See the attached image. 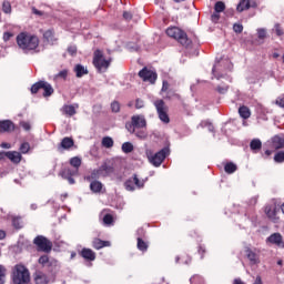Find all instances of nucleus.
I'll use <instances>...</instances> for the list:
<instances>
[{
	"instance_id": "obj_61",
	"label": "nucleus",
	"mask_w": 284,
	"mask_h": 284,
	"mask_svg": "<svg viewBox=\"0 0 284 284\" xmlns=\"http://www.w3.org/2000/svg\"><path fill=\"white\" fill-rule=\"evenodd\" d=\"M217 92L220 94H225V92H227V87H217Z\"/></svg>"
},
{
	"instance_id": "obj_7",
	"label": "nucleus",
	"mask_w": 284,
	"mask_h": 284,
	"mask_svg": "<svg viewBox=\"0 0 284 284\" xmlns=\"http://www.w3.org/2000/svg\"><path fill=\"white\" fill-rule=\"evenodd\" d=\"M153 105L156 109L160 121H162V123H170V115H168V106L165 105V101L155 100Z\"/></svg>"
},
{
	"instance_id": "obj_33",
	"label": "nucleus",
	"mask_w": 284,
	"mask_h": 284,
	"mask_svg": "<svg viewBox=\"0 0 284 284\" xmlns=\"http://www.w3.org/2000/svg\"><path fill=\"white\" fill-rule=\"evenodd\" d=\"M102 146L106 149L114 148V140L110 136H104L102 139Z\"/></svg>"
},
{
	"instance_id": "obj_8",
	"label": "nucleus",
	"mask_w": 284,
	"mask_h": 284,
	"mask_svg": "<svg viewBox=\"0 0 284 284\" xmlns=\"http://www.w3.org/2000/svg\"><path fill=\"white\" fill-rule=\"evenodd\" d=\"M33 243L38 247V252H52V242L43 235L36 236Z\"/></svg>"
},
{
	"instance_id": "obj_63",
	"label": "nucleus",
	"mask_w": 284,
	"mask_h": 284,
	"mask_svg": "<svg viewBox=\"0 0 284 284\" xmlns=\"http://www.w3.org/2000/svg\"><path fill=\"white\" fill-rule=\"evenodd\" d=\"M168 88H170V84L168 83V81H163L162 92H168Z\"/></svg>"
},
{
	"instance_id": "obj_35",
	"label": "nucleus",
	"mask_w": 284,
	"mask_h": 284,
	"mask_svg": "<svg viewBox=\"0 0 284 284\" xmlns=\"http://www.w3.org/2000/svg\"><path fill=\"white\" fill-rule=\"evenodd\" d=\"M236 170H237L236 164L232 162L226 163L224 166V171L226 172V174H234Z\"/></svg>"
},
{
	"instance_id": "obj_47",
	"label": "nucleus",
	"mask_w": 284,
	"mask_h": 284,
	"mask_svg": "<svg viewBox=\"0 0 284 284\" xmlns=\"http://www.w3.org/2000/svg\"><path fill=\"white\" fill-rule=\"evenodd\" d=\"M191 284H203V277L201 275H195L190 280Z\"/></svg>"
},
{
	"instance_id": "obj_31",
	"label": "nucleus",
	"mask_w": 284,
	"mask_h": 284,
	"mask_svg": "<svg viewBox=\"0 0 284 284\" xmlns=\"http://www.w3.org/2000/svg\"><path fill=\"white\" fill-rule=\"evenodd\" d=\"M74 72H75L78 79H81V77H83V74H88V69H85V67H83L82 64H77L74 68Z\"/></svg>"
},
{
	"instance_id": "obj_6",
	"label": "nucleus",
	"mask_w": 284,
	"mask_h": 284,
	"mask_svg": "<svg viewBox=\"0 0 284 284\" xmlns=\"http://www.w3.org/2000/svg\"><path fill=\"white\" fill-rule=\"evenodd\" d=\"M111 63H112V58L105 59V57H103V51L95 50L94 58H93V65L95 67L98 72H106Z\"/></svg>"
},
{
	"instance_id": "obj_25",
	"label": "nucleus",
	"mask_w": 284,
	"mask_h": 284,
	"mask_svg": "<svg viewBox=\"0 0 284 284\" xmlns=\"http://www.w3.org/2000/svg\"><path fill=\"white\" fill-rule=\"evenodd\" d=\"M38 263L42 265L43 267H50V265H57V261H50V257L48 255H42L39 257Z\"/></svg>"
},
{
	"instance_id": "obj_17",
	"label": "nucleus",
	"mask_w": 284,
	"mask_h": 284,
	"mask_svg": "<svg viewBox=\"0 0 284 284\" xmlns=\"http://www.w3.org/2000/svg\"><path fill=\"white\" fill-rule=\"evenodd\" d=\"M132 123L138 130H143L148 128V121L145 120V115H133Z\"/></svg>"
},
{
	"instance_id": "obj_39",
	"label": "nucleus",
	"mask_w": 284,
	"mask_h": 284,
	"mask_svg": "<svg viewBox=\"0 0 284 284\" xmlns=\"http://www.w3.org/2000/svg\"><path fill=\"white\" fill-rule=\"evenodd\" d=\"M103 224L104 225H114V217L112 216V214H105L103 217Z\"/></svg>"
},
{
	"instance_id": "obj_32",
	"label": "nucleus",
	"mask_w": 284,
	"mask_h": 284,
	"mask_svg": "<svg viewBox=\"0 0 284 284\" xmlns=\"http://www.w3.org/2000/svg\"><path fill=\"white\" fill-rule=\"evenodd\" d=\"M43 39H44V41H47V43L53 44L55 39H54V33L52 32V30L45 31L43 33Z\"/></svg>"
},
{
	"instance_id": "obj_56",
	"label": "nucleus",
	"mask_w": 284,
	"mask_h": 284,
	"mask_svg": "<svg viewBox=\"0 0 284 284\" xmlns=\"http://www.w3.org/2000/svg\"><path fill=\"white\" fill-rule=\"evenodd\" d=\"M68 52L69 54H71V57H74V54H77V47L75 45L69 47Z\"/></svg>"
},
{
	"instance_id": "obj_49",
	"label": "nucleus",
	"mask_w": 284,
	"mask_h": 284,
	"mask_svg": "<svg viewBox=\"0 0 284 284\" xmlns=\"http://www.w3.org/2000/svg\"><path fill=\"white\" fill-rule=\"evenodd\" d=\"M142 108H145V101L138 98L135 100V109L136 110H142Z\"/></svg>"
},
{
	"instance_id": "obj_46",
	"label": "nucleus",
	"mask_w": 284,
	"mask_h": 284,
	"mask_svg": "<svg viewBox=\"0 0 284 284\" xmlns=\"http://www.w3.org/2000/svg\"><path fill=\"white\" fill-rule=\"evenodd\" d=\"M125 128L130 134H134V132H136V126L134 125V122H132V118L131 123H126Z\"/></svg>"
},
{
	"instance_id": "obj_20",
	"label": "nucleus",
	"mask_w": 284,
	"mask_h": 284,
	"mask_svg": "<svg viewBox=\"0 0 284 284\" xmlns=\"http://www.w3.org/2000/svg\"><path fill=\"white\" fill-rule=\"evenodd\" d=\"M110 245H112L110 241H103L101 239H93L92 241V247L94 250H103V247H110Z\"/></svg>"
},
{
	"instance_id": "obj_3",
	"label": "nucleus",
	"mask_w": 284,
	"mask_h": 284,
	"mask_svg": "<svg viewBox=\"0 0 284 284\" xmlns=\"http://www.w3.org/2000/svg\"><path fill=\"white\" fill-rule=\"evenodd\" d=\"M12 282L14 284H29L30 271L21 264H17L12 271Z\"/></svg>"
},
{
	"instance_id": "obj_22",
	"label": "nucleus",
	"mask_w": 284,
	"mask_h": 284,
	"mask_svg": "<svg viewBox=\"0 0 284 284\" xmlns=\"http://www.w3.org/2000/svg\"><path fill=\"white\" fill-rule=\"evenodd\" d=\"M81 256L85 261H95L97 260V253L92 251L91 248H82Z\"/></svg>"
},
{
	"instance_id": "obj_9",
	"label": "nucleus",
	"mask_w": 284,
	"mask_h": 284,
	"mask_svg": "<svg viewBox=\"0 0 284 284\" xmlns=\"http://www.w3.org/2000/svg\"><path fill=\"white\" fill-rule=\"evenodd\" d=\"M148 181V179H139V175L133 174V176L129 180L125 181L124 183V187L125 190H128V192H134V190H136V187L141 189L145 185V182Z\"/></svg>"
},
{
	"instance_id": "obj_55",
	"label": "nucleus",
	"mask_w": 284,
	"mask_h": 284,
	"mask_svg": "<svg viewBox=\"0 0 284 284\" xmlns=\"http://www.w3.org/2000/svg\"><path fill=\"white\" fill-rule=\"evenodd\" d=\"M20 125H21V128H23V130H26V132H30L31 126H30L29 122L22 121V122H20Z\"/></svg>"
},
{
	"instance_id": "obj_16",
	"label": "nucleus",
	"mask_w": 284,
	"mask_h": 284,
	"mask_svg": "<svg viewBox=\"0 0 284 284\" xmlns=\"http://www.w3.org/2000/svg\"><path fill=\"white\" fill-rule=\"evenodd\" d=\"M265 214L273 223H278V209L274 205L265 206Z\"/></svg>"
},
{
	"instance_id": "obj_26",
	"label": "nucleus",
	"mask_w": 284,
	"mask_h": 284,
	"mask_svg": "<svg viewBox=\"0 0 284 284\" xmlns=\"http://www.w3.org/2000/svg\"><path fill=\"white\" fill-rule=\"evenodd\" d=\"M42 90H44L43 97H52V94H54L52 84L48 83L47 81H42Z\"/></svg>"
},
{
	"instance_id": "obj_30",
	"label": "nucleus",
	"mask_w": 284,
	"mask_h": 284,
	"mask_svg": "<svg viewBox=\"0 0 284 284\" xmlns=\"http://www.w3.org/2000/svg\"><path fill=\"white\" fill-rule=\"evenodd\" d=\"M90 190L97 194L101 192V190H103V183H101L100 181H93L90 184Z\"/></svg>"
},
{
	"instance_id": "obj_19",
	"label": "nucleus",
	"mask_w": 284,
	"mask_h": 284,
	"mask_svg": "<svg viewBox=\"0 0 284 284\" xmlns=\"http://www.w3.org/2000/svg\"><path fill=\"white\" fill-rule=\"evenodd\" d=\"M101 172H105L106 174H111V172H114V169L108 164H103L100 170H93L91 173V179H98V176L101 174Z\"/></svg>"
},
{
	"instance_id": "obj_10",
	"label": "nucleus",
	"mask_w": 284,
	"mask_h": 284,
	"mask_svg": "<svg viewBox=\"0 0 284 284\" xmlns=\"http://www.w3.org/2000/svg\"><path fill=\"white\" fill-rule=\"evenodd\" d=\"M224 70H232V62L227 59L221 60L220 62L215 63L212 69V74L215 77V79H221V74L219 72H222Z\"/></svg>"
},
{
	"instance_id": "obj_15",
	"label": "nucleus",
	"mask_w": 284,
	"mask_h": 284,
	"mask_svg": "<svg viewBox=\"0 0 284 284\" xmlns=\"http://www.w3.org/2000/svg\"><path fill=\"white\" fill-rule=\"evenodd\" d=\"M267 243H271V245H276V247H280V250H284V241L283 235L281 233H273L266 239Z\"/></svg>"
},
{
	"instance_id": "obj_1",
	"label": "nucleus",
	"mask_w": 284,
	"mask_h": 284,
	"mask_svg": "<svg viewBox=\"0 0 284 284\" xmlns=\"http://www.w3.org/2000/svg\"><path fill=\"white\" fill-rule=\"evenodd\" d=\"M17 43L24 54H29V52H39L40 41L39 37L34 34L21 32L17 36Z\"/></svg>"
},
{
	"instance_id": "obj_38",
	"label": "nucleus",
	"mask_w": 284,
	"mask_h": 284,
	"mask_svg": "<svg viewBox=\"0 0 284 284\" xmlns=\"http://www.w3.org/2000/svg\"><path fill=\"white\" fill-rule=\"evenodd\" d=\"M138 250H140V252H148V243H145L141 237H138Z\"/></svg>"
},
{
	"instance_id": "obj_48",
	"label": "nucleus",
	"mask_w": 284,
	"mask_h": 284,
	"mask_svg": "<svg viewBox=\"0 0 284 284\" xmlns=\"http://www.w3.org/2000/svg\"><path fill=\"white\" fill-rule=\"evenodd\" d=\"M200 125L202 128H207L209 132H214V125L209 121L201 122Z\"/></svg>"
},
{
	"instance_id": "obj_4",
	"label": "nucleus",
	"mask_w": 284,
	"mask_h": 284,
	"mask_svg": "<svg viewBox=\"0 0 284 284\" xmlns=\"http://www.w3.org/2000/svg\"><path fill=\"white\" fill-rule=\"evenodd\" d=\"M168 154H170V148H163L155 154L152 152V150L146 149L148 160L152 165H154V168H161V163L165 161Z\"/></svg>"
},
{
	"instance_id": "obj_42",
	"label": "nucleus",
	"mask_w": 284,
	"mask_h": 284,
	"mask_svg": "<svg viewBox=\"0 0 284 284\" xmlns=\"http://www.w3.org/2000/svg\"><path fill=\"white\" fill-rule=\"evenodd\" d=\"M224 10H225V2H223V1H217V2L215 3V6H214V11L221 13V12H223Z\"/></svg>"
},
{
	"instance_id": "obj_52",
	"label": "nucleus",
	"mask_w": 284,
	"mask_h": 284,
	"mask_svg": "<svg viewBox=\"0 0 284 284\" xmlns=\"http://www.w3.org/2000/svg\"><path fill=\"white\" fill-rule=\"evenodd\" d=\"M233 30H234V32H236V34H241V32H243V24L234 23L233 24Z\"/></svg>"
},
{
	"instance_id": "obj_53",
	"label": "nucleus",
	"mask_w": 284,
	"mask_h": 284,
	"mask_svg": "<svg viewBox=\"0 0 284 284\" xmlns=\"http://www.w3.org/2000/svg\"><path fill=\"white\" fill-rule=\"evenodd\" d=\"M258 39H265L267 37V31L265 29H257Z\"/></svg>"
},
{
	"instance_id": "obj_18",
	"label": "nucleus",
	"mask_w": 284,
	"mask_h": 284,
	"mask_svg": "<svg viewBox=\"0 0 284 284\" xmlns=\"http://www.w3.org/2000/svg\"><path fill=\"white\" fill-rule=\"evenodd\" d=\"M6 132H14V123L10 120L0 121V134Z\"/></svg>"
},
{
	"instance_id": "obj_51",
	"label": "nucleus",
	"mask_w": 284,
	"mask_h": 284,
	"mask_svg": "<svg viewBox=\"0 0 284 284\" xmlns=\"http://www.w3.org/2000/svg\"><path fill=\"white\" fill-rule=\"evenodd\" d=\"M135 136H138V139L145 140L148 139V132H145L144 130H140L135 132Z\"/></svg>"
},
{
	"instance_id": "obj_58",
	"label": "nucleus",
	"mask_w": 284,
	"mask_h": 284,
	"mask_svg": "<svg viewBox=\"0 0 284 284\" xmlns=\"http://www.w3.org/2000/svg\"><path fill=\"white\" fill-rule=\"evenodd\" d=\"M275 105H278V108H284V99L283 98H277L275 100Z\"/></svg>"
},
{
	"instance_id": "obj_43",
	"label": "nucleus",
	"mask_w": 284,
	"mask_h": 284,
	"mask_svg": "<svg viewBox=\"0 0 284 284\" xmlns=\"http://www.w3.org/2000/svg\"><path fill=\"white\" fill-rule=\"evenodd\" d=\"M12 225L13 227H16V230H21V227H23V222H21V217H13Z\"/></svg>"
},
{
	"instance_id": "obj_59",
	"label": "nucleus",
	"mask_w": 284,
	"mask_h": 284,
	"mask_svg": "<svg viewBox=\"0 0 284 284\" xmlns=\"http://www.w3.org/2000/svg\"><path fill=\"white\" fill-rule=\"evenodd\" d=\"M12 39V33L11 32H4L3 33V41H10Z\"/></svg>"
},
{
	"instance_id": "obj_24",
	"label": "nucleus",
	"mask_w": 284,
	"mask_h": 284,
	"mask_svg": "<svg viewBox=\"0 0 284 284\" xmlns=\"http://www.w3.org/2000/svg\"><path fill=\"white\" fill-rule=\"evenodd\" d=\"M61 112L62 114H65V116H74V114H77V108L72 104H64L61 108Z\"/></svg>"
},
{
	"instance_id": "obj_12",
	"label": "nucleus",
	"mask_w": 284,
	"mask_h": 284,
	"mask_svg": "<svg viewBox=\"0 0 284 284\" xmlns=\"http://www.w3.org/2000/svg\"><path fill=\"white\" fill-rule=\"evenodd\" d=\"M33 278H34L36 284H50V283H54V274L45 275V273H43L41 271H37L33 274Z\"/></svg>"
},
{
	"instance_id": "obj_40",
	"label": "nucleus",
	"mask_w": 284,
	"mask_h": 284,
	"mask_svg": "<svg viewBox=\"0 0 284 284\" xmlns=\"http://www.w3.org/2000/svg\"><path fill=\"white\" fill-rule=\"evenodd\" d=\"M2 11L4 12V14H11V12H12V4H10L9 1H3V3H2Z\"/></svg>"
},
{
	"instance_id": "obj_37",
	"label": "nucleus",
	"mask_w": 284,
	"mask_h": 284,
	"mask_svg": "<svg viewBox=\"0 0 284 284\" xmlns=\"http://www.w3.org/2000/svg\"><path fill=\"white\" fill-rule=\"evenodd\" d=\"M42 88H43V81L36 82V83L31 87V94H37V92H39L40 90H42Z\"/></svg>"
},
{
	"instance_id": "obj_45",
	"label": "nucleus",
	"mask_w": 284,
	"mask_h": 284,
	"mask_svg": "<svg viewBox=\"0 0 284 284\" xmlns=\"http://www.w3.org/2000/svg\"><path fill=\"white\" fill-rule=\"evenodd\" d=\"M111 110H112V112H114V113L121 112V104L119 103V101H113V102L111 103Z\"/></svg>"
},
{
	"instance_id": "obj_41",
	"label": "nucleus",
	"mask_w": 284,
	"mask_h": 284,
	"mask_svg": "<svg viewBox=\"0 0 284 284\" xmlns=\"http://www.w3.org/2000/svg\"><path fill=\"white\" fill-rule=\"evenodd\" d=\"M273 159L275 163H284V151H278L275 153Z\"/></svg>"
},
{
	"instance_id": "obj_36",
	"label": "nucleus",
	"mask_w": 284,
	"mask_h": 284,
	"mask_svg": "<svg viewBox=\"0 0 284 284\" xmlns=\"http://www.w3.org/2000/svg\"><path fill=\"white\" fill-rule=\"evenodd\" d=\"M7 274H8V270L6 268V266L0 264V284H6Z\"/></svg>"
},
{
	"instance_id": "obj_5",
	"label": "nucleus",
	"mask_w": 284,
	"mask_h": 284,
	"mask_svg": "<svg viewBox=\"0 0 284 284\" xmlns=\"http://www.w3.org/2000/svg\"><path fill=\"white\" fill-rule=\"evenodd\" d=\"M166 34L168 37H171L172 39H175L181 43V45H184L187 48L192 43L190 39H187V33L181 30L180 28L176 27H171L166 29Z\"/></svg>"
},
{
	"instance_id": "obj_57",
	"label": "nucleus",
	"mask_w": 284,
	"mask_h": 284,
	"mask_svg": "<svg viewBox=\"0 0 284 284\" xmlns=\"http://www.w3.org/2000/svg\"><path fill=\"white\" fill-rule=\"evenodd\" d=\"M274 28L277 37H283V30L281 29V24H275Z\"/></svg>"
},
{
	"instance_id": "obj_64",
	"label": "nucleus",
	"mask_w": 284,
	"mask_h": 284,
	"mask_svg": "<svg viewBox=\"0 0 284 284\" xmlns=\"http://www.w3.org/2000/svg\"><path fill=\"white\" fill-rule=\"evenodd\" d=\"M253 284H263V280L260 275L256 276L255 282Z\"/></svg>"
},
{
	"instance_id": "obj_27",
	"label": "nucleus",
	"mask_w": 284,
	"mask_h": 284,
	"mask_svg": "<svg viewBox=\"0 0 284 284\" xmlns=\"http://www.w3.org/2000/svg\"><path fill=\"white\" fill-rule=\"evenodd\" d=\"M252 8V4L250 3V0H242L236 7L237 12H244V10H250Z\"/></svg>"
},
{
	"instance_id": "obj_13",
	"label": "nucleus",
	"mask_w": 284,
	"mask_h": 284,
	"mask_svg": "<svg viewBox=\"0 0 284 284\" xmlns=\"http://www.w3.org/2000/svg\"><path fill=\"white\" fill-rule=\"evenodd\" d=\"M140 79L142 81L149 82V83H155L156 82V72L148 69V67H144L140 72H139Z\"/></svg>"
},
{
	"instance_id": "obj_28",
	"label": "nucleus",
	"mask_w": 284,
	"mask_h": 284,
	"mask_svg": "<svg viewBox=\"0 0 284 284\" xmlns=\"http://www.w3.org/2000/svg\"><path fill=\"white\" fill-rule=\"evenodd\" d=\"M239 114L242 119H250V116H252V112L247 106H240Z\"/></svg>"
},
{
	"instance_id": "obj_50",
	"label": "nucleus",
	"mask_w": 284,
	"mask_h": 284,
	"mask_svg": "<svg viewBox=\"0 0 284 284\" xmlns=\"http://www.w3.org/2000/svg\"><path fill=\"white\" fill-rule=\"evenodd\" d=\"M54 79H68V70H62L54 75Z\"/></svg>"
},
{
	"instance_id": "obj_54",
	"label": "nucleus",
	"mask_w": 284,
	"mask_h": 284,
	"mask_svg": "<svg viewBox=\"0 0 284 284\" xmlns=\"http://www.w3.org/2000/svg\"><path fill=\"white\" fill-rule=\"evenodd\" d=\"M211 19H212L213 23H217L219 20L221 19V14L215 11V12L211 16Z\"/></svg>"
},
{
	"instance_id": "obj_62",
	"label": "nucleus",
	"mask_w": 284,
	"mask_h": 284,
	"mask_svg": "<svg viewBox=\"0 0 284 284\" xmlns=\"http://www.w3.org/2000/svg\"><path fill=\"white\" fill-rule=\"evenodd\" d=\"M123 18H124L126 21H130V20L132 19V13L125 11V12L123 13Z\"/></svg>"
},
{
	"instance_id": "obj_34",
	"label": "nucleus",
	"mask_w": 284,
	"mask_h": 284,
	"mask_svg": "<svg viewBox=\"0 0 284 284\" xmlns=\"http://www.w3.org/2000/svg\"><path fill=\"white\" fill-rule=\"evenodd\" d=\"M122 152H124V154H130V152H134V144H132L131 142H124L122 144Z\"/></svg>"
},
{
	"instance_id": "obj_23",
	"label": "nucleus",
	"mask_w": 284,
	"mask_h": 284,
	"mask_svg": "<svg viewBox=\"0 0 284 284\" xmlns=\"http://www.w3.org/2000/svg\"><path fill=\"white\" fill-rule=\"evenodd\" d=\"M73 146H74V140H72V138H64L59 144L58 150H70V148H73Z\"/></svg>"
},
{
	"instance_id": "obj_29",
	"label": "nucleus",
	"mask_w": 284,
	"mask_h": 284,
	"mask_svg": "<svg viewBox=\"0 0 284 284\" xmlns=\"http://www.w3.org/2000/svg\"><path fill=\"white\" fill-rule=\"evenodd\" d=\"M250 148L253 152H256L263 148V142H261L258 139H253L250 143Z\"/></svg>"
},
{
	"instance_id": "obj_21",
	"label": "nucleus",
	"mask_w": 284,
	"mask_h": 284,
	"mask_svg": "<svg viewBox=\"0 0 284 284\" xmlns=\"http://www.w3.org/2000/svg\"><path fill=\"white\" fill-rule=\"evenodd\" d=\"M7 159H9V161H11V163H16L19 164L21 163V153L18 151H7Z\"/></svg>"
},
{
	"instance_id": "obj_44",
	"label": "nucleus",
	"mask_w": 284,
	"mask_h": 284,
	"mask_svg": "<svg viewBox=\"0 0 284 284\" xmlns=\"http://www.w3.org/2000/svg\"><path fill=\"white\" fill-rule=\"evenodd\" d=\"M20 152H21V154H28V152H30V143L23 142L20 145Z\"/></svg>"
},
{
	"instance_id": "obj_60",
	"label": "nucleus",
	"mask_w": 284,
	"mask_h": 284,
	"mask_svg": "<svg viewBox=\"0 0 284 284\" xmlns=\"http://www.w3.org/2000/svg\"><path fill=\"white\" fill-rule=\"evenodd\" d=\"M0 148H2L3 150H10V148H12V145L8 142H3L0 144Z\"/></svg>"
},
{
	"instance_id": "obj_14",
	"label": "nucleus",
	"mask_w": 284,
	"mask_h": 284,
	"mask_svg": "<svg viewBox=\"0 0 284 284\" xmlns=\"http://www.w3.org/2000/svg\"><path fill=\"white\" fill-rule=\"evenodd\" d=\"M245 254L251 265H258L261 263V256L258 255V250L247 247Z\"/></svg>"
},
{
	"instance_id": "obj_2",
	"label": "nucleus",
	"mask_w": 284,
	"mask_h": 284,
	"mask_svg": "<svg viewBox=\"0 0 284 284\" xmlns=\"http://www.w3.org/2000/svg\"><path fill=\"white\" fill-rule=\"evenodd\" d=\"M70 165H72V168H74V170L63 169L60 172V176H62V179H65L67 181H69L70 185H74V178L73 176H77V174H79V168H81L80 158L79 156L71 158Z\"/></svg>"
},
{
	"instance_id": "obj_11",
	"label": "nucleus",
	"mask_w": 284,
	"mask_h": 284,
	"mask_svg": "<svg viewBox=\"0 0 284 284\" xmlns=\"http://www.w3.org/2000/svg\"><path fill=\"white\" fill-rule=\"evenodd\" d=\"M266 145L270 150H273V152H276L277 150H283L284 136L283 135H274L266 142Z\"/></svg>"
}]
</instances>
